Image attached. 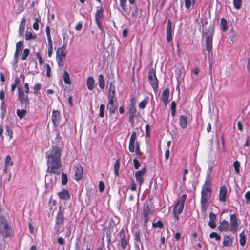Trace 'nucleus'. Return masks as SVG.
<instances>
[{
    "instance_id": "obj_52",
    "label": "nucleus",
    "mask_w": 250,
    "mask_h": 250,
    "mask_svg": "<svg viewBox=\"0 0 250 250\" xmlns=\"http://www.w3.org/2000/svg\"><path fill=\"white\" fill-rule=\"evenodd\" d=\"M148 103V98L146 99H145L142 101H141L139 104V107L141 109L144 108L146 105H147Z\"/></svg>"
},
{
    "instance_id": "obj_62",
    "label": "nucleus",
    "mask_w": 250,
    "mask_h": 250,
    "mask_svg": "<svg viewBox=\"0 0 250 250\" xmlns=\"http://www.w3.org/2000/svg\"><path fill=\"white\" fill-rule=\"evenodd\" d=\"M57 242L61 245L64 246L65 244L64 239L62 237H59L57 239Z\"/></svg>"
},
{
    "instance_id": "obj_60",
    "label": "nucleus",
    "mask_w": 250,
    "mask_h": 250,
    "mask_svg": "<svg viewBox=\"0 0 250 250\" xmlns=\"http://www.w3.org/2000/svg\"><path fill=\"white\" fill-rule=\"evenodd\" d=\"M37 57L39 59V64L40 65H42L44 63V61L39 52H37L36 53Z\"/></svg>"
},
{
    "instance_id": "obj_25",
    "label": "nucleus",
    "mask_w": 250,
    "mask_h": 250,
    "mask_svg": "<svg viewBox=\"0 0 250 250\" xmlns=\"http://www.w3.org/2000/svg\"><path fill=\"white\" fill-rule=\"evenodd\" d=\"M66 43H63L62 47L59 48L56 52V57H65L66 55Z\"/></svg>"
},
{
    "instance_id": "obj_21",
    "label": "nucleus",
    "mask_w": 250,
    "mask_h": 250,
    "mask_svg": "<svg viewBox=\"0 0 250 250\" xmlns=\"http://www.w3.org/2000/svg\"><path fill=\"white\" fill-rule=\"evenodd\" d=\"M169 90L168 88L165 89L162 93L161 97V100L164 103L165 105H167L169 99Z\"/></svg>"
},
{
    "instance_id": "obj_30",
    "label": "nucleus",
    "mask_w": 250,
    "mask_h": 250,
    "mask_svg": "<svg viewBox=\"0 0 250 250\" xmlns=\"http://www.w3.org/2000/svg\"><path fill=\"white\" fill-rule=\"evenodd\" d=\"M116 98L115 97V87L113 83H110L108 98Z\"/></svg>"
},
{
    "instance_id": "obj_26",
    "label": "nucleus",
    "mask_w": 250,
    "mask_h": 250,
    "mask_svg": "<svg viewBox=\"0 0 250 250\" xmlns=\"http://www.w3.org/2000/svg\"><path fill=\"white\" fill-rule=\"evenodd\" d=\"M209 221L208 222V225L211 229H214L216 227V215L212 212H210L209 215Z\"/></svg>"
},
{
    "instance_id": "obj_6",
    "label": "nucleus",
    "mask_w": 250,
    "mask_h": 250,
    "mask_svg": "<svg viewBox=\"0 0 250 250\" xmlns=\"http://www.w3.org/2000/svg\"><path fill=\"white\" fill-rule=\"evenodd\" d=\"M64 222V213L62 210L61 207H60L57 215L55 217V223L54 227V229L56 234H59L61 232L60 229L62 226L63 225Z\"/></svg>"
},
{
    "instance_id": "obj_13",
    "label": "nucleus",
    "mask_w": 250,
    "mask_h": 250,
    "mask_svg": "<svg viewBox=\"0 0 250 250\" xmlns=\"http://www.w3.org/2000/svg\"><path fill=\"white\" fill-rule=\"evenodd\" d=\"M74 179L76 181L81 180L83 175V167L80 164H76L74 166Z\"/></svg>"
},
{
    "instance_id": "obj_14",
    "label": "nucleus",
    "mask_w": 250,
    "mask_h": 250,
    "mask_svg": "<svg viewBox=\"0 0 250 250\" xmlns=\"http://www.w3.org/2000/svg\"><path fill=\"white\" fill-rule=\"evenodd\" d=\"M136 138L137 134L135 131H133L130 136L129 142L128 149L129 151L131 152H134L136 146Z\"/></svg>"
},
{
    "instance_id": "obj_59",
    "label": "nucleus",
    "mask_w": 250,
    "mask_h": 250,
    "mask_svg": "<svg viewBox=\"0 0 250 250\" xmlns=\"http://www.w3.org/2000/svg\"><path fill=\"white\" fill-rule=\"evenodd\" d=\"M245 198L246 199V203L249 204L250 202V191H248L246 192Z\"/></svg>"
},
{
    "instance_id": "obj_15",
    "label": "nucleus",
    "mask_w": 250,
    "mask_h": 250,
    "mask_svg": "<svg viewBox=\"0 0 250 250\" xmlns=\"http://www.w3.org/2000/svg\"><path fill=\"white\" fill-rule=\"evenodd\" d=\"M61 118V113L58 110H53L52 115L51 117V121L53 124V125L55 127L58 126L60 123V119Z\"/></svg>"
},
{
    "instance_id": "obj_53",
    "label": "nucleus",
    "mask_w": 250,
    "mask_h": 250,
    "mask_svg": "<svg viewBox=\"0 0 250 250\" xmlns=\"http://www.w3.org/2000/svg\"><path fill=\"white\" fill-rule=\"evenodd\" d=\"M104 109H105V105L104 104H101L100 106V109H99V116L101 118H103L104 117Z\"/></svg>"
},
{
    "instance_id": "obj_44",
    "label": "nucleus",
    "mask_w": 250,
    "mask_h": 250,
    "mask_svg": "<svg viewBox=\"0 0 250 250\" xmlns=\"http://www.w3.org/2000/svg\"><path fill=\"white\" fill-rule=\"evenodd\" d=\"M134 241L135 245L136 244V242L141 244V232L139 231H135L134 233Z\"/></svg>"
},
{
    "instance_id": "obj_61",
    "label": "nucleus",
    "mask_w": 250,
    "mask_h": 250,
    "mask_svg": "<svg viewBox=\"0 0 250 250\" xmlns=\"http://www.w3.org/2000/svg\"><path fill=\"white\" fill-rule=\"evenodd\" d=\"M0 100L1 101V102H5V92L3 89H1L0 90Z\"/></svg>"
},
{
    "instance_id": "obj_34",
    "label": "nucleus",
    "mask_w": 250,
    "mask_h": 250,
    "mask_svg": "<svg viewBox=\"0 0 250 250\" xmlns=\"http://www.w3.org/2000/svg\"><path fill=\"white\" fill-rule=\"evenodd\" d=\"M98 84L100 88L103 89L105 87V83L104 81V77L102 74L99 75L98 77Z\"/></svg>"
},
{
    "instance_id": "obj_38",
    "label": "nucleus",
    "mask_w": 250,
    "mask_h": 250,
    "mask_svg": "<svg viewBox=\"0 0 250 250\" xmlns=\"http://www.w3.org/2000/svg\"><path fill=\"white\" fill-rule=\"evenodd\" d=\"M239 236H240V240H239L240 244L242 246H244L246 244V236L245 235V232L244 231L240 233Z\"/></svg>"
},
{
    "instance_id": "obj_33",
    "label": "nucleus",
    "mask_w": 250,
    "mask_h": 250,
    "mask_svg": "<svg viewBox=\"0 0 250 250\" xmlns=\"http://www.w3.org/2000/svg\"><path fill=\"white\" fill-rule=\"evenodd\" d=\"M63 79L66 84L68 85H70L71 84V81L70 80L69 74L66 71H64Z\"/></svg>"
},
{
    "instance_id": "obj_19",
    "label": "nucleus",
    "mask_w": 250,
    "mask_h": 250,
    "mask_svg": "<svg viewBox=\"0 0 250 250\" xmlns=\"http://www.w3.org/2000/svg\"><path fill=\"white\" fill-rule=\"evenodd\" d=\"M57 194L61 200L67 201L70 199V195L67 189H63L62 191L58 192Z\"/></svg>"
},
{
    "instance_id": "obj_23",
    "label": "nucleus",
    "mask_w": 250,
    "mask_h": 250,
    "mask_svg": "<svg viewBox=\"0 0 250 250\" xmlns=\"http://www.w3.org/2000/svg\"><path fill=\"white\" fill-rule=\"evenodd\" d=\"M179 125L182 129H185L188 127V118L186 115L180 116Z\"/></svg>"
},
{
    "instance_id": "obj_31",
    "label": "nucleus",
    "mask_w": 250,
    "mask_h": 250,
    "mask_svg": "<svg viewBox=\"0 0 250 250\" xmlns=\"http://www.w3.org/2000/svg\"><path fill=\"white\" fill-rule=\"evenodd\" d=\"M37 38L36 34L31 31H26L25 39L26 41L35 40Z\"/></svg>"
},
{
    "instance_id": "obj_41",
    "label": "nucleus",
    "mask_w": 250,
    "mask_h": 250,
    "mask_svg": "<svg viewBox=\"0 0 250 250\" xmlns=\"http://www.w3.org/2000/svg\"><path fill=\"white\" fill-rule=\"evenodd\" d=\"M126 2H127V0H119L120 5L122 8V10L123 11L125 12H127Z\"/></svg>"
},
{
    "instance_id": "obj_11",
    "label": "nucleus",
    "mask_w": 250,
    "mask_h": 250,
    "mask_svg": "<svg viewBox=\"0 0 250 250\" xmlns=\"http://www.w3.org/2000/svg\"><path fill=\"white\" fill-rule=\"evenodd\" d=\"M107 108L110 114L114 113L118 109V101L116 98H108Z\"/></svg>"
},
{
    "instance_id": "obj_27",
    "label": "nucleus",
    "mask_w": 250,
    "mask_h": 250,
    "mask_svg": "<svg viewBox=\"0 0 250 250\" xmlns=\"http://www.w3.org/2000/svg\"><path fill=\"white\" fill-rule=\"evenodd\" d=\"M104 10L102 8H100L99 10H97L95 14V20L97 24L100 25V20L103 16Z\"/></svg>"
},
{
    "instance_id": "obj_32",
    "label": "nucleus",
    "mask_w": 250,
    "mask_h": 250,
    "mask_svg": "<svg viewBox=\"0 0 250 250\" xmlns=\"http://www.w3.org/2000/svg\"><path fill=\"white\" fill-rule=\"evenodd\" d=\"M120 167V159H118L114 165V172L116 176H119V170Z\"/></svg>"
},
{
    "instance_id": "obj_45",
    "label": "nucleus",
    "mask_w": 250,
    "mask_h": 250,
    "mask_svg": "<svg viewBox=\"0 0 250 250\" xmlns=\"http://www.w3.org/2000/svg\"><path fill=\"white\" fill-rule=\"evenodd\" d=\"M233 3L234 8L237 10H239L242 7V0H233Z\"/></svg>"
},
{
    "instance_id": "obj_48",
    "label": "nucleus",
    "mask_w": 250,
    "mask_h": 250,
    "mask_svg": "<svg viewBox=\"0 0 250 250\" xmlns=\"http://www.w3.org/2000/svg\"><path fill=\"white\" fill-rule=\"evenodd\" d=\"M6 167L11 166L13 164V162L12 161L11 157L10 155H7L5 158V162Z\"/></svg>"
},
{
    "instance_id": "obj_7",
    "label": "nucleus",
    "mask_w": 250,
    "mask_h": 250,
    "mask_svg": "<svg viewBox=\"0 0 250 250\" xmlns=\"http://www.w3.org/2000/svg\"><path fill=\"white\" fill-rule=\"evenodd\" d=\"M118 235L120 238V245L121 248L123 250H130L131 247L129 244L130 236L126 235L125 231L123 229H121Z\"/></svg>"
},
{
    "instance_id": "obj_18",
    "label": "nucleus",
    "mask_w": 250,
    "mask_h": 250,
    "mask_svg": "<svg viewBox=\"0 0 250 250\" xmlns=\"http://www.w3.org/2000/svg\"><path fill=\"white\" fill-rule=\"evenodd\" d=\"M213 35L207 36L206 37V50L209 54L212 52Z\"/></svg>"
},
{
    "instance_id": "obj_2",
    "label": "nucleus",
    "mask_w": 250,
    "mask_h": 250,
    "mask_svg": "<svg viewBox=\"0 0 250 250\" xmlns=\"http://www.w3.org/2000/svg\"><path fill=\"white\" fill-rule=\"evenodd\" d=\"M211 169L206 175L205 182L202 185L201 192V210L202 213H205L209 206V201L212 193V177L211 176Z\"/></svg>"
},
{
    "instance_id": "obj_3",
    "label": "nucleus",
    "mask_w": 250,
    "mask_h": 250,
    "mask_svg": "<svg viewBox=\"0 0 250 250\" xmlns=\"http://www.w3.org/2000/svg\"><path fill=\"white\" fill-rule=\"evenodd\" d=\"M0 234L4 238L13 236L12 228L8 223L5 218L0 216Z\"/></svg>"
},
{
    "instance_id": "obj_29",
    "label": "nucleus",
    "mask_w": 250,
    "mask_h": 250,
    "mask_svg": "<svg viewBox=\"0 0 250 250\" xmlns=\"http://www.w3.org/2000/svg\"><path fill=\"white\" fill-rule=\"evenodd\" d=\"M223 246L225 247H230L232 244V239L228 235H225L223 238Z\"/></svg>"
},
{
    "instance_id": "obj_9",
    "label": "nucleus",
    "mask_w": 250,
    "mask_h": 250,
    "mask_svg": "<svg viewBox=\"0 0 250 250\" xmlns=\"http://www.w3.org/2000/svg\"><path fill=\"white\" fill-rule=\"evenodd\" d=\"M153 214V210L151 208L147 202H146L143 206L142 213V218L144 222V225L146 226L148 221L149 216Z\"/></svg>"
},
{
    "instance_id": "obj_35",
    "label": "nucleus",
    "mask_w": 250,
    "mask_h": 250,
    "mask_svg": "<svg viewBox=\"0 0 250 250\" xmlns=\"http://www.w3.org/2000/svg\"><path fill=\"white\" fill-rule=\"evenodd\" d=\"M27 112L25 109L20 110L19 109H17L16 114L20 119H22L26 115Z\"/></svg>"
},
{
    "instance_id": "obj_20",
    "label": "nucleus",
    "mask_w": 250,
    "mask_h": 250,
    "mask_svg": "<svg viewBox=\"0 0 250 250\" xmlns=\"http://www.w3.org/2000/svg\"><path fill=\"white\" fill-rule=\"evenodd\" d=\"M166 39L168 42H169L172 39L171 36V22L169 19L167 21L166 30Z\"/></svg>"
},
{
    "instance_id": "obj_8",
    "label": "nucleus",
    "mask_w": 250,
    "mask_h": 250,
    "mask_svg": "<svg viewBox=\"0 0 250 250\" xmlns=\"http://www.w3.org/2000/svg\"><path fill=\"white\" fill-rule=\"evenodd\" d=\"M149 82L154 91H157L158 88V81L156 76L155 70L153 67L149 68L148 71Z\"/></svg>"
},
{
    "instance_id": "obj_47",
    "label": "nucleus",
    "mask_w": 250,
    "mask_h": 250,
    "mask_svg": "<svg viewBox=\"0 0 250 250\" xmlns=\"http://www.w3.org/2000/svg\"><path fill=\"white\" fill-rule=\"evenodd\" d=\"M209 237L211 239L214 238L217 241H219L221 239L220 235L214 232H211L210 234Z\"/></svg>"
},
{
    "instance_id": "obj_40",
    "label": "nucleus",
    "mask_w": 250,
    "mask_h": 250,
    "mask_svg": "<svg viewBox=\"0 0 250 250\" xmlns=\"http://www.w3.org/2000/svg\"><path fill=\"white\" fill-rule=\"evenodd\" d=\"M176 105H177V104L174 101L171 102L170 109H171V115L173 117L175 115L176 110Z\"/></svg>"
},
{
    "instance_id": "obj_4",
    "label": "nucleus",
    "mask_w": 250,
    "mask_h": 250,
    "mask_svg": "<svg viewBox=\"0 0 250 250\" xmlns=\"http://www.w3.org/2000/svg\"><path fill=\"white\" fill-rule=\"evenodd\" d=\"M187 198V195L186 194H183L181 198L178 199L177 202L173 208V216L175 220L177 221L179 219V215L182 212L184 208L185 202Z\"/></svg>"
},
{
    "instance_id": "obj_1",
    "label": "nucleus",
    "mask_w": 250,
    "mask_h": 250,
    "mask_svg": "<svg viewBox=\"0 0 250 250\" xmlns=\"http://www.w3.org/2000/svg\"><path fill=\"white\" fill-rule=\"evenodd\" d=\"M62 149L58 146L53 145L51 148L46 152V164L47 168L46 172L59 175L61 173L62 163L61 157Z\"/></svg>"
},
{
    "instance_id": "obj_57",
    "label": "nucleus",
    "mask_w": 250,
    "mask_h": 250,
    "mask_svg": "<svg viewBox=\"0 0 250 250\" xmlns=\"http://www.w3.org/2000/svg\"><path fill=\"white\" fill-rule=\"evenodd\" d=\"M0 108L2 111V114L4 115L6 112V105L5 102H1Z\"/></svg>"
},
{
    "instance_id": "obj_16",
    "label": "nucleus",
    "mask_w": 250,
    "mask_h": 250,
    "mask_svg": "<svg viewBox=\"0 0 250 250\" xmlns=\"http://www.w3.org/2000/svg\"><path fill=\"white\" fill-rule=\"evenodd\" d=\"M146 172V169L145 167L143 168L141 170L137 171L135 172V176L137 181L140 184V187L144 182L143 175Z\"/></svg>"
},
{
    "instance_id": "obj_37",
    "label": "nucleus",
    "mask_w": 250,
    "mask_h": 250,
    "mask_svg": "<svg viewBox=\"0 0 250 250\" xmlns=\"http://www.w3.org/2000/svg\"><path fill=\"white\" fill-rule=\"evenodd\" d=\"M221 25L223 32H226L228 30L227 21L224 18L221 19Z\"/></svg>"
},
{
    "instance_id": "obj_49",
    "label": "nucleus",
    "mask_w": 250,
    "mask_h": 250,
    "mask_svg": "<svg viewBox=\"0 0 250 250\" xmlns=\"http://www.w3.org/2000/svg\"><path fill=\"white\" fill-rule=\"evenodd\" d=\"M30 50L28 48L25 49L21 55V59L23 61L26 60L28 56L29 55Z\"/></svg>"
},
{
    "instance_id": "obj_24",
    "label": "nucleus",
    "mask_w": 250,
    "mask_h": 250,
    "mask_svg": "<svg viewBox=\"0 0 250 250\" xmlns=\"http://www.w3.org/2000/svg\"><path fill=\"white\" fill-rule=\"evenodd\" d=\"M26 21V20L25 17H23L21 21L18 31L19 36L20 37L22 36L24 34Z\"/></svg>"
},
{
    "instance_id": "obj_50",
    "label": "nucleus",
    "mask_w": 250,
    "mask_h": 250,
    "mask_svg": "<svg viewBox=\"0 0 250 250\" xmlns=\"http://www.w3.org/2000/svg\"><path fill=\"white\" fill-rule=\"evenodd\" d=\"M233 166L235 169V171L237 174H239L240 172L239 168L240 167V164L238 161L236 160L233 163Z\"/></svg>"
},
{
    "instance_id": "obj_17",
    "label": "nucleus",
    "mask_w": 250,
    "mask_h": 250,
    "mask_svg": "<svg viewBox=\"0 0 250 250\" xmlns=\"http://www.w3.org/2000/svg\"><path fill=\"white\" fill-rule=\"evenodd\" d=\"M227 188L225 185H222L220 187L219 193V200L224 203L227 200Z\"/></svg>"
},
{
    "instance_id": "obj_36",
    "label": "nucleus",
    "mask_w": 250,
    "mask_h": 250,
    "mask_svg": "<svg viewBox=\"0 0 250 250\" xmlns=\"http://www.w3.org/2000/svg\"><path fill=\"white\" fill-rule=\"evenodd\" d=\"M41 22V16L38 15L37 17L35 19V22L33 25V28L35 30H38L39 29V23Z\"/></svg>"
},
{
    "instance_id": "obj_39",
    "label": "nucleus",
    "mask_w": 250,
    "mask_h": 250,
    "mask_svg": "<svg viewBox=\"0 0 250 250\" xmlns=\"http://www.w3.org/2000/svg\"><path fill=\"white\" fill-rule=\"evenodd\" d=\"M42 85L40 83H36L33 86L34 94L38 95L40 93V90L41 89Z\"/></svg>"
},
{
    "instance_id": "obj_10",
    "label": "nucleus",
    "mask_w": 250,
    "mask_h": 250,
    "mask_svg": "<svg viewBox=\"0 0 250 250\" xmlns=\"http://www.w3.org/2000/svg\"><path fill=\"white\" fill-rule=\"evenodd\" d=\"M18 100L22 104L25 105L26 107L27 105H29L30 100L28 97V94L26 92H25L24 90L20 87H18Z\"/></svg>"
},
{
    "instance_id": "obj_64",
    "label": "nucleus",
    "mask_w": 250,
    "mask_h": 250,
    "mask_svg": "<svg viewBox=\"0 0 250 250\" xmlns=\"http://www.w3.org/2000/svg\"><path fill=\"white\" fill-rule=\"evenodd\" d=\"M185 4L187 9H189L191 5V0H185Z\"/></svg>"
},
{
    "instance_id": "obj_43",
    "label": "nucleus",
    "mask_w": 250,
    "mask_h": 250,
    "mask_svg": "<svg viewBox=\"0 0 250 250\" xmlns=\"http://www.w3.org/2000/svg\"><path fill=\"white\" fill-rule=\"evenodd\" d=\"M65 57H56L58 65L60 67H62L64 65Z\"/></svg>"
},
{
    "instance_id": "obj_22",
    "label": "nucleus",
    "mask_w": 250,
    "mask_h": 250,
    "mask_svg": "<svg viewBox=\"0 0 250 250\" xmlns=\"http://www.w3.org/2000/svg\"><path fill=\"white\" fill-rule=\"evenodd\" d=\"M229 223L225 220L220 222V225L218 226V229L221 232L228 231L229 230Z\"/></svg>"
},
{
    "instance_id": "obj_58",
    "label": "nucleus",
    "mask_w": 250,
    "mask_h": 250,
    "mask_svg": "<svg viewBox=\"0 0 250 250\" xmlns=\"http://www.w3.org/2000/svg\"><path fill=\"white\" fill-rule=\"evenodd\" d=\"M133 161L134 168L135 169H138L139 168L140 166L139 161L136 158H134Z\"/></svg>"
},
{
    "instance_id": "obj_5",
    "label": "nucleus",
    "mask_w": 250,
    "mask_h": 250,
    "mask_svg": "<svg viewBox=\"0 0 250 250\" xmlns=\"http://www.w3.org/2000/svg\"><path fill=\"white\" fill-rule=\"evenodd\" d=\"M136 98L132 97L130 100V103L128 107V122L131 124V126H134V118L137 116V111L136 107Z\"/></svg>"
},
{
    "instance_id": "obj_28",
    "label": "nucleus",
    "mask_w": 250,
    "mask_h": 250,
    "mask_svg": "<svg viewBox=\"0 0 250 250\" xmlns=\"http://www.w3.org/2000/svg\"><path fill=\"white\" fill-rule=\"evenodd\" d=\"M94 80L92 77H88L86 81V84L88 89L89 90H92L94 88Z\"/></svg>"
},
{
    "instance_id": "obj_12",
    "label": "nucleus",
    "mask_w": 250,
    "mask_h": 250,
    "mask_svg": "<svg viewBox=\"0 0 250 250\" xmlns=\"http://www.w3.org/2000/svg\"><path fill=\"white\" fill-rule=\"evenodd\" d=\"M239 227L237 216L235 214H232L230 216V227L229 230L232 232H236Z\"/></svg>"
},
{
    "instance_id": "obj_54",
    "label": "nucleus",
    "mask_w": 250,
    "mask_h": 250,
    "mask_svg": "<svg viewBox=\"0 0 250 250\" xmlns=\"http://www.w3.org/2000/svg\"><path fill=\"white\" fill-rule=\"evenodd\" d=\"M152 227L154 228L158 227L162 229L164 227V225L161 220H158L156 223H153L152 224Z\"/></svg>"
},
{
    "instance_id": "obj_55",
    "label": "nucleus",
    "mask_w": 250,
    "mask_h": 250,
    "mask_svg": "<svg viewBox=\"0 0 250 250\" xmlns=\"http://www.w3.org/2000/svg\"><path fill=\"white\" fill-rule=\"evenodd\" d=\"M6 135L9 136V140H11L13 137V131L9 126L6 127Z\"/></svg>"
},
{
    "instance_id": "obj_63",
    "label": "nucleus",
    "mask_w": 250,
    "mask_h": 250,
    "mask_svg": "<svg viewBox=\"0 0 250 250\" xmlns=\"http://www.w3.org/2000/svg\"><path fill=\"white\" fill-rule=\"evenodd\" d=\"M46 76L48 77H50L51 76L50 72H51V67L49 64L47 63L46 64Z\"/></svg>"
},
{
    "instance_id": "obj_42",
    "label": "nucleus",
    "mask_w": 250,
    "mask_h": 250,
    "mask_svg": "<svg viewBox=\"0 0 250 250\" xmlns=\"http://www.w3.org/2000/svg\"><path fill=\"white\" fill-rule=\"evenodd\" d=\"M134 152H135L137 157L139 159L141 158L142 153L140 150L139 143L138 141L136 142V146Z\"/></svg>"
},
{
    "instance_id": "obj_46",
    "label": "nucleus",
    "mask_w": 250,
    "mask_h": 250,
    "mask_svg": "<svg viewBox=\"0 0 250 250\" xmlns=\"http://www.w3.org/2000/svg\"><path fill=\"white\" fill-rule=\"evenodd\" d=\"M23 41H20L18 42L16 44V50H17L20 51H21L24 47Z\"/></svg>"
},
{
    "instance_id": "obj_51",
    "label": "nucleus",
    "mask_w": 250,
    "mask_h": 250,
    "mask_svg": "<svg viewBox=\"0 0 250 250\" xmlns=\"http://www.w3.org/2000/svg\"><path fill=\"white\" fill-rule=\"evenodd\" d=\"M61 182L62 185H66L68 182L67 175L63 172L62 173Z\"/></svg>"
},
{
    "instance_id": "obj_56",
    "label": "nucleus",
    "mask_w": 250,
    "mask_h": 250,
    "mask_svg": "<svg viewBox=\"0 0 250 250\" xmlns=\"http://www.w3.org/2000/svg\"><path fill=\"white\" fill-rule=\"evenodd\" d=\"M105 185L103 181H100L99 182V189L100 192H103L104 190Z\"/></svg>"
}]
</instances>
